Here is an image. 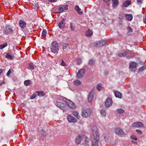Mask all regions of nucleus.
Segmentation results:
<instances>
[{
	"label": "nucleus",
	"mask_w": 146,
	"mask_h": 146,
	"mask_svg": "<svg viewBox=\"0 0 146 146\" xmlns=\"http://www.w3.org/2000/svg\"><path fill=\"white\" fill-rule=\"evenodd\" d=\"M68 5H64L63 6V11H64L65 10H67L68 9Z\"/></svg>",
	"instance_id": "49"
},
{
	"label": "nucleus",
	"mask_w": 146,
	"mask_h": 146,
	"mask_svg": "<svg viewBox=\"0 0 146 146\" xmlns=\"http://www.w3.org/2000/svg\"><path fill=\"white\" fill-rule=\"evenodd\" d=\"M83 141L84 143H82L85 146H89V145L90 139L84 136Z\"/></svg>",
	"instance_id": "12"
},
{
	"label": "nucleus",
	"mask_w": 146,
	"mask_h": 146,
	"mask_svg": "<svg viewBox=\"0 0 146 146\" xmlns=\"http://www.w3.org/2000/svg\"><path fill=\"white\" fill-rule=\"evenodd\" d=\"M27 68L29 70H33L34 68V65L33 63L29 64L27 66Z\"/></svg>",
	"instance_id": "27"
},
{
	"label": "nucleus",
	"mask_w": 146,
	"mask_h": 146,
	"mask_svg": "<svg viewBox=\"0 0 146 146\" xmlns=\"http://www.w3.org/2000/svg\"><path fill=\"white\" fill-rule=\"evenodd\" d=\"M7 42H5L4 44H1L0 45V49H2L3 48L7 46Z\"/></svg>",
	"instance_id": "37"
},
{
	"label": "nucleus",
	"mask_w": 146,
	"mask_h": 146,
	"mask_svg": "<svg viewBox=\"0 0 146 146\" xmlns=\"http://www.w3.org/2000/svg\"><path fill=\"white\" fill-rule=\"evenodd\" d=\"M108 74V72H105V74L106 75L107 74Z\"/></svg>",
	"instance_id": "61"
},
{
	"label": "nucleus",
	"mask_w": 146,
	"mask_h": 146,
	"mask_svg": "<svg viewBox=\"0 0 146 146\" xmlns=\"http://www.w3.org/2000/svg\"><path fill=\"white\" fill-rule=\"evenodd\" d=\"M95 62V60L94 58H92L90 59L88 63V64L91 65L94 64Z\"/></svg>",
	"instance_id": "30"
},
{
	"label": "nucleus",
	"mask_w": 146,
	"mask_h": 146,
	"mask_svg": "<svg viewBox=\"0 0 146 146\" xmlns=\"http://www.w3.org/2000/svg\"><path fill=\"white\" fill-rule=\"evenodd\" d=\"M63 99L69 107L72 109H75L76 108V106L73 102L66 98H64Z\"/></svg>",
	"instance_id": "4"
},
{
	"label": "nucleus",
	"mask_w": 146,
	"mask_h": 146,
	"mask_svg": "<svg viewBox=\"0 0 146 146\" xmlns=\"http://www.w3.org/2000/svg\"><path fill=\"white\" fill-rule=\"evenodd\" d=\"M49 1L52 3H54L57 1V0H48Z\"/></svg>",
	"instance_id": "56"
},
{
	"label": "nucleus",
	"mask_w": 146,
	"mask_h": 146,
	"mask_svg": "<svg viewBox=\"0 0 146 146\" xmlns=\"http://www.w3.org/2000/svg\"><path fill=\"white\" fill-rule=\"evenodd\" d=\"M104 2H107L110 1V0H102Z\"/></svg>",
	"instance_id": "59"
},
{
	"label": "nucleus",
	"mask_w": 146,
	"mask_h": 146,
	"mask_svg": "<svg viewBox=\"0 0 146 146\" xmlns=\"http://www.w3.org/2000/svg\"><path fill=\"white\" fill-rule=\"evenodd\" d=\"M101 116L102 117H104L106 116V112L105 110H102L100 111Z\"/></svg>",
	"instance_id": "33"
},
{
	"label": "nucleus",
	"mask_w": 146,
	"mask_h": 146,
	"mask_svg": "<svg viewBox=\"0 0 146 146\" xmlns=\"http://www.w3.org/2000/svg\"><path fill=\"white\" fill-rule=\"evenodd\" d=\"M36 93L37 94L38 96L40 97L45 96L46 94L43 91H37L36 92Z\"/></svg>",
	"instance_id": "25"
},
{
	"label": "nucleus",
	"mask_w": 146,
	"mask_h": 146,
	"mask_svg": "<svg viewBox=\"0 0 146 146\" xmlns=\"http://www.w3.org/2000/svg\"><path fill=\"white\" fill-rule=\"evenodd\" d=\"M41 130L42 131V135L43 136L45 137L46 135V133L44 131L43 129H42Z\"/></svg>",
	"instance_id": "52"
},
{
	"label": "nucleus",
	"mask_w": 146,
	"mask_h": 146,
	"mask_svg": "<svg viewBox=\"0 0 146 146\" xmlns=\"http://www.w3.org/2000/svg\"><path fill=\"white\" fill-rule=\"evenodd\" d=\"M94 45L97 47H100L103 46V44H102L101 41L95 43Z\"/></svg>",
	"instance_id": "34"
},
{
	"label": "nucleus",
	"mask_w": 146,
	"mask_h": 146,
	"mask_svg": "<svg viewBox=\"0 0 146 146\" xmlns=\"http://www.w3.org/2000/svg\"><path fill=\"white\" fill-rule=\"evenodd\" d=\"M99 139V137H98L94 138V140L92 142V146H98V143Z\"/></svg>",
	"instance_id": "15"
},
{
	"label": "nucleus",
	"mask_w": 146,
	"mask_h": 146,
	"mask_svg": "<svg viewBox=\"0 0 146 146\" xmlns=\"http://www.w3.org/2000/svg\"><path fill=\"white\" fill-rule=\"evenodd\" d=\"M128 52L125 50L123 49L119 51L118 53V56L120 57H124L126 56L128 54Z\"/></svg>",
	"instance_id": "6"
},
{
	"label": "nucleus",
	"mask_w": 146,
	"mask_h": 146,
	"mask_svg": "<svg viewBox=\"0 0 146 146\" xmlns=\"http://www.w3.org/2000/svg\"><path fill=\"white\" fill-rule=\"evenodd\" d=\"M36 93H34L30 96V98L31 99H34L36 97Z\"/></svg>",
	"instance_id": "45"
},
{
	"label": "nucleus",
	"mask_w": 146,
	"mask_h": 146,
	"mask_svg": "<svg viewBox=\"0 0 146 146\" xmlns=\"http://www.w3.org/2000/svg\"><path fill=\"white\" fill-rule=\"evenodd\" d=\"M143 126V123L141 122H137L134 123L132 125V126L134 127H141Z\"/></svg>",
	"instance_id": "14"
},
{
	"label": "nucleus",
	"mask_w": 146,
	"mask_h": 146,
	"mask_svg": "<svg viewBox=\"0 0 146 146\" xmlns=\"http://www.w3.org/2000/svg\"><path fill=\"white\" fill-rule=\"evenodd\" d=\"M75 10H76L78 13L80 15H82L83 14V12L82 11H80L81 9L79 8L78 6L76 5L75 7Z\"/></svg>",
	"instance_id": "21"
},
{
	"label": "nucleus",
	"mask_w": 146,
	"mask_h": 146,
	"mask_svg": "<svg viewBox=\"0 0 146 146\" xmlns=\"http://www.w3.org/2000/svg\"><path fill=\"white\" fill-rule=\"evenodd\" d=\"M102 44H103V46L106 43V42L105 41H101Z\"/></svg>",
	"instance_id": "57"
},
{
	"label": "nucleus",
	"mask_w": 146,
	"mask_h": 146,
	"mask_svg": "<svg viewBox=\"0 0 146 146\" xmlns=\"http://www.w3.org/2000/svg\"><path fill=\"white\" fill-rule=\"evenodd\" d=\"M131 138L134 140L136 141L137 139V137L134 135H133L131 136Z\"/></svg>",
	"instance_id": "43"
},
{
	"label": "nucleus",
	"mask_w": 146,
	"mask_h": 146,
	"mask_svg": "<svg viewBox=\"0 0 146 146\" xmlns=\"http://www.w3.org/2000/svg\"><path fill=\"white\" fill-rule=\"evenodd\" d=\"M117 112L119 113H122L124 112V110L122 109H118L116 111Z\"/></svg>",
	"instance_id": "38"
},
{
	"label": "nucleus",
	"mask_w": 146,
	"mask_h": 146,
	"mask_svg": "<svg viewBox=\"0 0 146 146\" xmlns=\"http://www.w3.org/2000/svg\"><path fill=\"white\" fill-rule=\"evenodd\" d=\"M83 136L79 135L77 136L76 139V143L78 144H80L82 141V140H83Z\"/></svg>",
	"instance_id": "11"
},
{
	"label": "nucleus",
	"mask_w": 146,
	"mask_h": 146,
	"mask_svg": "<svg viewBox=\"0 0 146 146\" xmlns=\"http://www.w3.org/2000/svg\"><path fill=\"white\" fill-rule=\"evenodd\" d=\"M128 51H129V56H130V58H131L134 56V55L133 54V53L132 51L129 50H128Z\"/></svg>",
	"instance_id": "39"
},
{
	"label": "nucleus",
	"mask_w": 146,
	"mask_h": 146,
	"mask_svg": "<svg viewBox=\"0 0 146 146\" xmlns=\"http://www.w3.org/2000/svg\"><path fill=\"white\" fill-rule=\"evenodd\" d=\"M131 3V1L130 0H127L124 1L122 5V7H127Z\"/></svg>",
	"instance_id": "16"
},
{
	"label": "nucleus",
	"mask_w": 146,
	"mask_h": 146,
	"mask_svg": "<svg viewBox=\"0 0 146 146\" xmlns=\"http://www.w3.org/2000/svg\"><path fill=\"white\" fill-rule=\"evenodd\" d=\"M137 64L135 62H130L129 64V68L130 69L136 68L137 66Z\"/></svg>",
	"instance_id": "18"
},
{
	"label": "nucleus",
	"mask_w": 146,
	"mask_h": 146,
	"mask_svg": "<svg viewBox=\"0 0 146 146\" xmlns=\"http://www.w3.org/2000/svg\"><path fill=\"white\" fill-rule=\"evenodd\" d=\"M14 31L9 24H7L5 27L3 31L4 34L6 35H11L13 33Z\"/></svg>",
	"instance_id": "3"
},
{
	"label": "nucleus",
	"mask_w": 146,
	"mask_h": 146,
	"mask_svg": "<svg viewBox=\"0 0 146 146\" xmlns=\"http://www.w3.org/2000/svg\"><path fill=\"white\" fill-rule=\"evenodd\" d=\"M127 30L128 31L127 33V35H130V33L132 32L133 30L132 28L129 26H128V27L127 28Z\"/></svg>",
	"instance_id": "32"
},
{
	"label": "nucleus",
	"mask_w": 146,
	"mask_h": 146,
	"mask_svg": "<svg viewBox=\"0 0 146 146\" xmlns=\"http://www.w3.org/2000/svg\"><path fill=\"white\" fill-rule=\"evenodd\" d=\"M68 121L70 123H75L78 121L73 116L70 115H69L67 118Z\"/></svg>",
	"instance_id": "7"
},
{
	"label": "nucleus",
	"mask_w": 146,
	"mask_h": 146,
	"mask_svg": "<svg viewBox=\"0 0 146 146\" xmlns=\"http://www.w3.org/2000/svg\"><path fill=\"white\" fill-rule=\"evenodd\" d=\"M115 133L116 134L121 137L123 136L125 133L122 129L120 128H117L115 129Z\"/></svg>",
	"instance_id": "8"
},
{
	"label": "nucleus",
	"mask_w": 146,
	"mask_h": 146,
	"mask_svg": "<svg viewBox=\"0 0 146 146\" xmlns=\"http://www.w3.org/2000/svg\"><path fill=\"white\" fill-rule=\"evenodd\" d=\"M19 25L20 27L22 28H25L27 25L25 22L23 20H20L19 22Z\"/></svg>",
	"instance_id": "13"
},
{
	"label": "nucleus",
	"mask_w": 146,
	"mask_h": 146,
	"mask_svg": "<svg viewBox=\"0 0 146 146\" xmlns=\"http://www.w3.org/2000/svg\"><path fill=\"white\" fill-rule=\"evenodd\" d=\"M72 113L73 115L77 118L79 119L80 117V116L78 112L75 111L73 112Z\"/></svg>",
	"instance_id": "29"
},
{
	"label": "nucleus",
	"mask_w": 146,
	"mask_h": 146,
	"mask_svg": "<svg viewBox=\"0 0 146 146\" xmlns=\"http://www.w3.org/2000/svg\"><path fill=\"white\" fill-rule=\"evenodd\" d=\"M5 57L11 60H13V56L11 55L9 53H7L5 56Z\"/></svg>",
	"instance_id": "31"
},
{
	"label": "nucleus",
	"mask_w": 146,
	"mask_h": 146,
	"mask_svg": "<svg viewBox=\"0 0 146 146\" xmlns=\"http://www.w3.org/2000/svg\"><path fill=\"white\" fill-rule=\"evenodd\" d=\"M12 71H13V70L11 69H10L8 70V72H7V74H6L7 75V76H8L9 75H10V74L11 73V72H12Z\"/></svg>",
	"instance_id": "47"
},
{
	"label": "nucleus",
	"mask_w": 146,
	"mask_h": 146,
	"mask_svg": "<svg viewBox=\"0 0 146 146\" xmlns=\"http://www.w3.org/2000/svg\"><path fill=\"white\" fill-rule=\"evenodd\" d=\"M4 84V82H1L0 83V86H1L2 84Z\"/></svg>",
	"instance_id": "62"
},
{
	"label": "nucleus",
	"mask_w": 146,
	"mask_h": 146,
	"mask_svg": "<svg viewBox=\"0 0 146 146\" xmlns=\"http://www.w3.org/2000/svg\"><path fill=\"white\" fill-rule=\"evenodd\" d=\"M114 94L116 97L120 98H121L122 96V94L120 92L117 91H115Z\"/></svg>",
	"instance_id": "22"
},
{
	"label": "nucleus",
	"mask_w": 146,
	"mask_h": 146,
	"mask_svg": "<svg viewBox=\"0 0 146 146\" xmlns=\"http://www.w3.org/2000/svg\"><path fill=\"white\" fill-rule=\"evenodd\" d=\"M143 0H137V3L139 4L142 3Z\"/></svg>",
	"instance_id": "55"
},
{
	"label": "nucleus",
	"mask_w": 146,
	"mask_h": 146,
	"mask_svg": "<svg viewBox=\"0 0 146 146\" xmlns=\"http://www.w3.org/2000/svg\"><path fill=\"white\" fill-rule=\"evenodd\" d=\"M92 111L90 108H83L82 111L81 116L86 118L90 116L92 114Z\"/></svg>",
	"instance_id": "2"
},
{
	"label": "nucleus",
	"mask_w": 146,
	"mask_h": 146,
	"mask_svg": "<svg viewBox=\"0 0 146 146\" xmlns=\"http://www.w3.org/2000/svg\"><path fill=\"white\" fill-rule=\"evenodd\" d=\"M94 92L91 91L88 97V100L89 102H90L93 99L94 97Z\"/></svg>",
	"instance_id": "19"
},
{
	"label": "nucleus",
	"mask_w": 146,
	"mask_h": 146,
	"mask_svg": "<svg viewBox=\"0 0 146 146\" xmlns=\"http://www.w3.org/2000/svg\"><path fill=\"white\" fill-rule=\"evenodd\" d=\"M112 103V99L109 97L108 98L105 102V105L106 107H109L111 106Z\"/></svg>",
	"instance_id": "10"
},
{
	"label": "nucleus",
	"mask_w": 146,
	"mask_h": 146,
	"mask_svg": "<svg viewBox=\"0 0 146 146\" xmlns=\"http://www.w3.org/2000/svg\"><path fill=\"white\" fill-rule=\"evenodd\" d=\"M58 10L59 12L58 13H59L63 12V7H59L58 9Z\"/></svg>",
	"instance_id": "46"
},
{
	"label": "nucleus",
	"mask_w": 146,
	"mask_h": 146,
	"mask_svg": "<svg viewBox=\"0 0 146 146\" xmlns=\"http://www.w3.org/2000/svg\"><path fill=\"white\" fill-rule=\"evenodd\" d=\"M60 64L61 66H66V63H65V62H64V61H63V60H62V61H61Z\"/></svg>",
	"instance_id": "50"
},
{
	"label": "nucleus",
	"mask_w": 146,
	"mask_h": 146,
	"mask_svg": "<svg viewBox=\"0 0 146 146\" xmlns=\"http://www.w3.org/2000/svg\"><path fill=\"white\" fill-rule=\"evenodd\" d=\"M125 17L127 20L130 21L133 19V16L131 14H127L125 15Z\"/></svg>",
	"instance_id": "23"
},
{
	"label": "nucleus",
	"mask_w": 146,
	"mask_h": 146,
	"mask_svg": "<svg viewBox=\"0 0 146 146\" xmlns=\"http://www.w3.org/2000/svg\"><path fill=\"white\" fill-rule=\"evenodd\" d=\"M77 64L78 65L82 63V59L80 58H78L77 59Z\"/></svg>",
	"instance_id": "41"
},
{
	"label": "nucleus",
	"mask_w": 146,
	"mask_h": 146,
	"mask_svg": "<svg viewBox=\"0 0 146 146\" xmlns=\"http://www.w3.org/2000/svg\"><path fill=\"white\" fill-rule=\"evenodd\" d=\"M62 49L64 50V51L67 52L70 49V46L68 44L63 43Z\"/></svg>",
	"instance_id": "17"
},
{
	"label": "nucleus",
	"mask_w": 146,
	"mask_h": 146,
	"mask_svg": "<svg viewBox=\"0 0 146 146\" xmlns=\"http://www.w3.org/2000/svg\"><path fill=\"white\" fill-rule=\"evenodd\" d=\"M47 34V31L45 29H43L42 33V36L43 37H45Z\"/></svg>",
	"instance_id": "40"
},
{
	"label": "nucleus",
	"mask_w": 146,
	"mask_h": 146,
	"mask_svg": "<svg viewBox=\"0 0 146 146\" xmlns=\"http://www.w3.org/2000/svg\"><path fill=\"white\" fill-rule=\"evenodd\" d=\"M113 6L115 8L119 4V2L118 0H112Z\"/></svg>",
	"instance_id": "24"
},
{
	"label": "nucleus",
	"mask_w": 146,
	"mask_h": 146,
	"mask_svg": "<svg viewBox=\"0 0 146 146\" xmlns=\"http://www.w3.org/2000/svg\"><path fill=\"white\" fill-rule=\"evenodd\" d=\"M74 84L76 86H78L81 84V82L78 80L74 81Z\"/></svg>",
	"instance_id": "36"
},
{
	"label": "nucleus",
	"mask_w": 146,
	"mask_h": 146,
	"mask_svg": "<svg viewBox=\"0 0 146 146\" xmlns=\"http://www.w3.org/2000/svg\"><path fill=\"white\" fill-rule=\"evenodd\" d=\"M3 70L2 69H0V75L2 73Z\"/></svg>",
	"instance_id": "60"
},
{
	"label": "nucleus",
	"mask_w": 146,
	"mask_h": 146,
	"mask_svg": "<svg viewBox=\"0 0 146 146\" xmlns=\"http://www.w3.org/2000/svg\"><path fill=\"white\" fill-rule=\"evenodd\" d=\"M56 105L57 107L59 108L60 109L63 110V111L64 112L63 108L64 106V105L63 103L61 102H58L56 103Z\"/></svg>",
	"instance_id": "20"
},
{
	"label": "nucleus",
	"mask_w": 146,
	"mask_h": 146,
	"mask_svg": "<svg viewBox=\"0 0 146 146\" xmlns=\"http://www.w3.org/2000/svg\"><path fill=\"white\" fill-rule=\"evenodd\" d=\"M82 70L81 71H83V72H82L81 71L80 72V73L81 74H82L83 73H84V75L85 73V72H86V70L84 69H81L80 70Z\"/></svg>",
	"instance_id": "54"
},
{
	"label": "nucleus",
	"mask_w": 146,
	"mask_h": 146,
	"mask_svg": "<svg viewBox=\"0 0 146 146\" xmlns=\"http://www.w3.org/2000/svg\"><path fill=\"white\" fill-rule=\"evenodd\" d=\"M81 70H79L76 76L79 79L82 78L83 76H84V73L81 74L80 72H81ZM83 71H82V72H83Z\"/></svg>",
	"instance_id": "26"
},
{
	"label": "nucleus",
	"mask_w": 146,
	"mask_h": 146,
	"mask_svg": "<svg viewBox=\"0 0 146 146\" xmlns=\"http://www.w3.org/2000/svg\"><path fill=\"white\" fill-rule=\"evenodd\" d=\"M92 129L94 138L98 137H99L97 127L96 126H93L92 127Z\"/></svg>",
	"instance_id": "5"
},
{
	"label": "nucleus",
	"mask_w": 146,
	"mask_h": 146,
	"mask_svg": "<svg viewBox=\"0 0 146 146\" xmlns=\"http://www.w3.org/2000/svg\"><path fill=\"white\" fill-rule=\"evenodd\" d=\"M65 19H63L59 23L58 26L60 29H62L64 28L65 23Z\"/></svg>",
	"instance_id": "9"
},
{
	"label": "nucleus",
	"mask_w": 146,
	"mask_h": 146,
	"mask_svg": "<svg viewBox=\"0 0 146 146\" xmlns=\"http://www.w3.org/2000/svg\"><path fill=\"white\" fill-rule=\"evenodd\" d=\"M143 21L144 23L146 24V14H145V16L143 17Z\"/></svg>",
	"instance_id": "53"
},
{
	"label": "nucleus",
	"mask_w": 146,
	"mask_h": 146,
	"mask_svg": "<svg viewBox=\"0 0 146 146\" xmlns=\"http://www.w3.org/2000/svg\"><path fill=\"white\" fill-rule=\"evenodd\" d=\"M102 88L101 86V84H98L97 85L96 87V89L99 91H100L101 89Z\"/></svg>",
	"instance_id": "44"
},
{
	"label": "nucleus",
	"mask_w": 146,
	"mask_h": 146,
	"mask_svg": "<svg viewBox=\"0 0 146 146\" xmlns=\"http://www.w3.org/2000/svg\"><path fill=\"white\" fill-rule=\"evenodd\" d=\"M26 106L25 104V103H23L21 104V106L23 107H25Z\"/></svg>",
	"instance_id": "58"
},
{
	"label": "nucleus",
	"mask_w": 146,
	"mask_h": 146,
	"mask_svg": "<svg viewBox=\"0 0 146 146\" xmlns=\"http://www.w3.org/2000/svg\"><path fill=\"white\" fill-rule=\"evenodd\" d=\"M50 49L52 52L57 54L59 50L58 42L55 41L52 42L50 46Z\"/></svg>",
	"instance_id": "1"
},
{
	"label": "nucleus",
	"mask_w": 146,
	"mask_h": 146,
	"mask_svg": "<svg viewBox=\"0 0 146 146\" xmlns=\"http://www.w3.org/2000/svg\"><path fill=\"white\" fill-rule=\"evenodd\" d=\"M70 26L71 29L72 30H74V29L75 27L73 25V23H70Z\"/></svg>",
	"instance_id": "48"
},
{
	"label": "nucleus",
	"mask_w": 146,
	"mask_h": 146,
	"mask_svg": "<svg viewBox=\"0 0 146 146\" xmlns=\"http://www.w3.org/2000/svg\"><path fill=\"white\" fill-rule=\"evenodd\" d=\"M136 131L140 135H141L143 134L142 132L140 130H139L138 129H136Z\"/></svg>",
	"instance_id": "51"
},
{
	"label": "nucleus",
	"mask_w": 146,
	"mask_h": 146,
	"mask_svg": "<svg viewBox=\"0 0 146 146\" xmlns=\"http://www.w3.org/2000/svg\"><path fill=\"white\" fill-rule=\"evenodd\" d=\"M24 84L25 86H28L31 84V81L29 80H25L24 82Z\"/></svg>",
	"instance_id": "35"
},
{
	"label": "nucleus",
	"mask_w": 146,
	"mask_h": 146,
	"mask_svg": "<svg viewBox=\"0 0 146 146\" xmlns=\"http://www.w3.org/2000/svg\"><path fill=\"white\" fill-rule=\"evenodd\" d=\"M92 31L90 29H89L86 32V35L87 36H92Z\"/></svg>",
	"instance_id": "28"
},
{
	"label": "nucleus",
	"mask_w": 146,
	"mask_h": 146,
	"mask_svg": "<svg viewBox=\"0 0 146 146\" xmlns=\"http://www.w3.org/2000/svg\"><path fill=\"white\" fill-rule=\"evenodd\" d=\"M146 68V65L143 66L141 67V68H140L139 69V70L140 71H142L143 70H145Z\"/></svg>",
	"instance_id": "42"
}]
</instances>
